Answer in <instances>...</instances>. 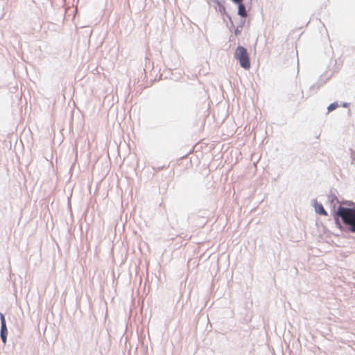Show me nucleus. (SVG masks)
Instances as JSON below:
<instances>
[{"label": "nucleus", "mask_w": 355, "mask_h": 355, "mask_svg": "<svg viewBox=\"0 0 355 355\" xmlns=\"http://www.w3.org/2000/svg\"><path fill=\"white\" fill-rule=\"evenodd\" d=\"M328 201L336 226L345 232L355 233V202L340 201L332 194L328 196Z\"/></svg>", "instance_id": "nucleus-1"}, {"label": "nucleus", "mask_w": 355, "mask_h": 355, "mask_svg": "<svg viewBox=\"0 0 355 355\" xmlns=\"http://www.w3.org/2000/svg\"><path fill=\"white\" fill-rule=\"evenodd\" d=\"M328 201L336 226L345 232L355 233V202L340 201L332 194L328 196Z\"/></svg>", "instance_id": "nucleus-2"}, {"label": "nucleus", "mask_w": 355, "mask_h": 355, "mask_svg": "<svg viewBox=\"0 0 355 355\" xmlns=\"http://www.w3.org/2000/svg\"><path fill=\"white\" fill-rule=\"evenodd\" d=\"M234 58L239 60L240 66L245 69L250 68V60L247 49L243 46H239L234 53Z\"/></svg>", "instance_id": "nucleus-3"}, {"label": "nucleus", "mask_w": 355, "mask_h": 355, "mask_svg": "<svg viewBox=\"0 0 355 355\" xmlns=\"http://www.w3.org/2000/svg\"><path fill=\"white\" fill-rule=\"evenodd\" d=\"M0 320H1V330H0V337L2 340V343L6 345L7 342V336H8V329L6 326V321L4 315L0 312Z\"/></svg>", "instance_id": "nucleus-4"}, {"label": "nucleus", "mask_w": 355, "mask_h": 355, "mask_svg": "<svg viewBox=\"0 0 355 355\" xmlns=\"http://www.w3.org/2000/svg\"><path fill=\"white\" fill-rule=\"evenodd\" d=\"M209 4H211L213 7L216 9V11L219 12L222 15H226L227 17L230 19L232 26H234V23L232 20L231 17L226 12L225 7L224 5L218 0H210L209 1Z\"/></svg>", "instance_id": "nucleus-5"}, {"label": "nucleus", "mask_w": 355, "mask_h": 355, "mask_svg": "<svg viewBox=\"0 0 355 355\" xmlns=\"http://www.w3.org/2000/svg\"><path fill=\"white\" fill-rule=\"evenodd\" d=\"M313 205L315 208V211L318 214L322 216L328 215L323 205L321 203L318 202L315 199L313 200Z\"/></svg>", "instance_id": "nucleus-6"}, {"label": "nucleus", "mask_w": 355, "mask_h": 355, "mask_svg": "<svg viewBox=\"0 0 355 355\" xmlns=\"http://www.w3.org/2000/svg\"><path fill=\"white\" fill-rule=\"evenodd\" d=\"M243 1H241L240 3L236 4L238 6V15L242 18H245L248 16V12Z\"/></svg>", "instance_id": "nucleus-7"}, {"label": "nucleus", "mask_w": 355, "mask_h": 355, "mask_svg": "<svg viewBox=\"0 0 355 355\" xmlns=\"http://www.w3.org/2000/svg\"><path fill=\"white\" fill-rule=\"evenodd\" d=\"M338 107V104L337 102H334V103H331L328 107H327V110H328V112H332L334 111V110H336L337 107Z\"/></svg>", "instance_id": "nucleus-8"}, {"label": "nucleus", "mask_w": 355, "mask_h": 355, "mask_svg": "<svg viewBox=\"0 0 355 355\" xmlns=\"http://www.w3.org/2000/svg\"><path fill=\"white\" fill-rule=\"evenodd\" d=\"M322 85V83L313 84L310 87V91L312 92L313 90H315V92H316V91L318 90Z\"/></svg>", "instance_id": "nucleus-9"}, {"label": "nucleus", "mask_w": 355, "mask_h": 355, "mask_svg": "<svg viewBox=\"0 0 355 355\" xmlns=\"http://www.w3.org/2000/svg\"><path fill=\"white\" fill-rule=\"evenodd\" d=\"M350 150V157H351V164H354L355 161V150L352 148H349Z\"/></svg>", "instance_id": "nucleus-10"}, {"label": "nucleus", "mask_w": 355, "mask_h": 355, "mask_svg": "<svg viewBox=\"0 0 355 355\" xmlns=\"http://www.w3.org/2000/svg\"><path fill=\"white\" fill-rule=\"evenodd\" d=\"M241 28L239 26H237L235 30H234V34L236 36H238L239 35H241Z\"/></svg>", "instance_id": "nucleus-11"}, {"label": "nucleus", "mask_w": 355, "mask_h": 355, "mask_svg": "<svg viewBox=\"0 0 355 355\" xmlns=\"http://www.w3.org/2000/svg\"><path fill=\"white\" fill-rule=\"evenodd\" d=\"M245 19H244V18H242V19H241L240 23H239V26H239V27H240L241 28H243V26H244V24H245Z\"/></svg>", "instance_id": "nucleus-12"}, {"label": "nucleus", "mask_w": 355, "mask_h": 355, "mask_svg": "<svg viewBox=\"0 0 355 355\" xmlns=\"http://www.w3.org/2000/svg\"><path fill=\"white\" fill-rule=\"evenodd\" d=\"M342 106L343 107H348L349 106V103H343Z\"/></svg>", "instance_id": "nucleus-13"}, {"label": "nucleus", "mask_w": 355, "mask_h": 355, "mask_svg": "<svg viewBox=\"0 0 355 355\" xmlns=\"http://www.w3.org/2000/svg\"><path fill=\"white\" fill-rule=\"evenodd\" d=\"M164 166H163V168H164ZM161 168H162V167H159V168H158V170H160Z\"/></svg>", "instance_id": "nucleus-14"}, {"label": "nucleus", "mask_w": 355, "mask_h": 355, "mask_svg": "<svg viewBox=\"0 0 355 355\" xmlns=\"http://www.w3.org/2000/svg\"><path fill=\"white\" fill-rule=\"evenodd\" d=\"M354 166H355V164H354Z\"/></svg>", "instance_id": "nucleus-15"}]
</instances>
